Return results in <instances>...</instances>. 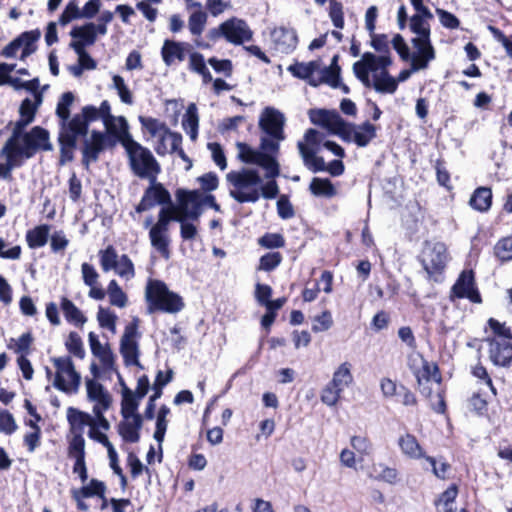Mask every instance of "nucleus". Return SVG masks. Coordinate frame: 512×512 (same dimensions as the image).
Returning <instances> with one entry per match:
<instances>
[{
	"mask_svg": "<svg viewBox=\"0 0 512 512\" xmlns=\"http://www.w3.org/2000/svg\"><path fill=\"white\" fill-rule=\"evenodd\" d=\"M122 145L127 151L132 172L139 178L155 182L161 167L151 151L136 142L128 131H125Z\"/></svg>",
	"mask_w": 512,
	"mask_h": 512,
	"instance_id": "nucleus-1",
	"label": "nucleus"
},
{
	"mask_svg": "<svg viewBox=\"0 0 512 512\" xmlns=\"http://www.w3.org/2000/svg\"><path fill=\"white\" fill-rule=\"evenodd\" d=\"M227 181L235 188L230 190V196L238 203H255L260 199L259 186L262 178L257 169L242 168L240 171H230Z\"/></svg>",
	"mask_w": 512,
	"mask_h": 512,
	"instance_id": "nucleus-2",
	"label": "nucleus"
},
{
	"mask_svg": "<svg viewBox=\"0 0 512 512\" xmlns=\"http://www.w3.org/2000/svg\"><path fill=\"white\" fill-rule=\"evenodd\" d=\"M145 299L149 313L162 311L177 313L184 308L181 296L170 291L167 285L160 280H149L145 290Z\"/></svg>",
	"mask_w": 512,
	"mask_h": 512,
	"instance_id": "nucleus-3",
	"label": "nucleus"
},
{
	"mask_svg": "<svg viewBox=\"0 0 512 512\" xmlns=\"http://www.w3.org/2000/svg\"><path fill=\"white\" fill-rule=\"evenodd\" d=\"M52 361L57 369L54 387L65 393H76L81 383V376L75 370L72 359L69 356L55 357Z\"/></svg>",
	"mask_w": 512,
	"mask_h": 512,
	"instance_id": "nucleus-4",
	"label": "nucleus"
},
{
	"mask_svg": "<svg viewBox=\"0 0 512 512\" xmlns=\"http://www.w3.org/2000/svg\"><path fill=\"white\" fill-rule=\"evenodd\" d=\"M18 152L25 159L33 158L40 151H52L53 145L50 141V133L41 126H34L25 132L20 140Z\"/></svg>",
	"mask_w": 512,
	"mask_h": 512,
	"instance_id": "nucleus-5",
	"label": "nucleus"
},
{
	"mask_svg": "<svg viewBox=\"0 0 512 512\" xmlns=\"http://www.w3.org/2000/svg\"><path fill=\"white\" fill-rule=\"evenodd\" d=\"M138 336V325L134 321L125 327L124 333L120 340V353L126 366H137L143 369L139 361V345L135 338Z\"/></svg>",
	"mask_w": 512,
	"mask_h": 512,
	"instance_id": "nucleus-6",
	"label": "nucleus"
},
{
	"mask_svg": "<svg viewBox=\"0 0 512 512\" xmlns=\"http://www.w3.org/2000/svg\"><path fill=\"white\" fill-rule=\"evenodd\" d=\"M175 196L181 216L191 221H198L203 213V205L199 201L200 190H186L179 188L177 189Z\"/></svg>",
	"mask_w": 512,
	"mask_h": 512,
	"instance_id": "nucleus-7",
	"label": "nucleus"
},
{
	"mask_svg": "<svg viewBox=\"0 0 512 512\" xmlns=\"http://www.w3.org/2000/svg\"><path fill=\"white\" fill-rule=\"evenodd\" d=\"M172 198L170 192L163 186L162 183L150 182V185L145 189L143 196L135 207L136 213H143L152 209L155 205H172Z\"/></svg>",
	"mask_w": 512,
	"mask_h": 512,
	"instance_id": "nucleus-8",
	"label": "nucleus"
},
{
	"mask_svg": "<svg viewBox=\"0 0 512 512\" xmlns=\"http://www.w3.org/2000/svg\"><path fill=\"white\" fill-rule=\"evenodd\" d=\"M446 260V246L441 242L426 244L420 257L423 268L430 276L441 273L445 268Z\"/></svg>",
	"mask_w": 512,
	"mask_h": 512,
	"instance_id": "nucleus-9",
	"label": "nucleus"
},
{
	"mask_svg": "<svg viewBox=\"0 0 512 512\" xmlns=\"http://www.w3.org/2000/svg\"><path fill=\"white\" fill-rule=\"evenodd\" d=\"M285 116L273 107H266L259 119L260 129L268 136L277 141L285 139L284 134Z\"/></svg>",
	"mask_w": 512,
	"mask_h": 512,
	"instance_id": "nucleus-10",
	"label": "nucleus"
},
{
	"mask_svg": "<svg viewBox=\"0 0 512 512\" xmlns=\"http://www.w3.org/2000/svg\"><path fill=\"white\" fill-rule=\"evenodd\" d=\"M309 118L314 125L327 129L333 135L345 134L346 120L335 110L312 109Z\"/></svg>",
	"mask_w": 512,
	"mask_h": 512,
	"instance_id": "nucleus-11",
	"label": "nucleus"
},
{
	"mask_svg": "<svg viewBox=\"0 0 512 512\" xmlns=\"http://www.w3.org/2000/svg\"><path fill=\"white\" fill-rule=\"evenodd\" d=\"M345 134H338L344 142H354L358 147H366L376 136V127L369 121L360 125L346 121Z\"/></svg>",
	"mask_w": 512,
	"mask_h": 512,
	"instance_id": "nucleus-12",
	"label": "nucleus"
},
{
	"mask_svg": "<svg viewBox=\"0 0 512 512\" xmlns=\"http://www.w3.org/2000/svg\"><path fill=\"white\" fill-rule=\"evenodd\" d=\"M451 293L459 299H469L473 303H481L482 298L476 287L475 276L472 270H463L454 285Z\"/></svg>",
	"mask_w": 512,
	"mask_h": 512,
	"instance_id": "nucleus-13",
	"label": "nucleus"
},
{
	"mask_svg": "<svg viewBox=\"0 0 512 512\" xmlns=\"http://www.w3.org/2000/svg\"><path fill=\"white\" fill-rule=\"evenodd\" d=\"M490 361L498 367L509 368L512 366V343L508 340H500L496 337H486Z\"/></svg>",
	"mask_w": 512,
	"mask_h": 512,
	"instance_id": "nucleus-14",
	"label": "nucleus"
},
{
	"mask_svg": "<svg viewBox=\"0 0 512 512\" xmlns=\"http://www.w3.org/2000/svg\"><path fill=\"white\" fill-rule=\"evenodd\" d=\"M412 45L416 52L411 54L410 62L413 61V70L426 69L429 63L435 59V50L432 46L430 37H414Z\"/></svg>",
	"mask_w": 512,
	"mask_h": 512,
	"instance_id": "nucleus-15",
	"label": "nucleus"
},
{
	"mask_svg": "<svg viewBox=\"0 0 512 512\" xmlns=\"http://www.w3.org/2000/svg\"><path fill=\"white\" fill-rule=\"evenodd\" d=\"M116 140L113 136H109L105 132L93 130L91 137H85L83 141L82 154H86L92 161H97L99 154L107 147H114Z\"/></svg>",
	"mask_w": 512,
	"mask_h": 512,
	"instance_id": "nucleus-16",
	"label": "nucleus"
},
{
	"mask_svg": "<svg viewBox=\"0 0 512 512\" xmlns=\"http://www.w3.org/2000/svg\"><path fill=\"white\" fill-rule=\"evenodd\" d=\"M223 28L226 30V40L235 45L250 41L253 36L247 23L235 17L223 22Z\"/></svg>",
	"mask_w": 512,
	"mask_h": 512,
	"instance_id": "nucleus-17",
	"label": "nucleus"
},
{
	"mask_svg": "<svg viewBox=\"0 0 512 512\" xmlns=\"http://www.w3.org/2000/svg\"><path fill=\"white\" fill-rule=\"evenodd\" d=\"M95 24L93 22L85 23L82 26H75L70 31L73 40L69 46L75 52H81L87 46H91L96 42Z\"/></svg>",
	"mask_w": 512,
	"mask_h": 512,
	"instance_id": "nucleus-18",
	"label": "nucleus"
},
{
	"mask_svg": "<svg viewBox=\"0 0 512 512\" xmlns=\"http://www.w3.org/2000/svg\"><path fill=\"white\" fill-rule=\"evenodd\" d=\"M271 39L275 50L283 54L291 53L296 48L298 42L296 31L284 26L272 30Z\"/></svg>",
	"mask_w": 512,
	"mask_h": 512,
	"instance_id": "nucleus-19",
	"label": "nucleus"
},
{
	"mask_svg": "<svg viewBox=\"0 0 512 512\" xmlns=\"http://www.w3.org/2000/svg\"><path fill=\"white\" fill-rule=\"evenodd\" d=\"M102 120V116L94 105H86L81 109V112L73 115V122L69 128H72L81 137H86L89 131L90 123Z\"/></svg>",
	"mask_w": 512,
	"mask_h": 512,
	"instance_id": "nucleus-20",
	"label": "nucleus"
},
{
	"mask_svg": "<svg viewBox=\"0 0 512 512\" xmlns=\"http://www.w3.org/2000/svg\"><path fill=\"white\" fill-rule=\"evenodd\" d=\"M81 136L72 130V128L59 130L58 143L60 146L59 164L65 165L74 159V150L77 147V139Z\"/></svg>",
	"mask_w": 512,
	"mask_h": 512,
	"instance_id": "nucleus-21",
	"label": "nucleus"
},
{
	"mask_svg": "<svg viewBox=\"0 0 512 512\" xmlns=\"http://www.w3.org/2000/svg\"><path fill=\"white\" fill-rule=\"evenodd\" d=\"M87 398L95 402L93 407H98L100 411H107L112 403V397L105 387L94 379L86 380Z\"/></svg>",
	"mask_w": 512,
	"mask_h": 512,
	"instance_id": "nucleus-22",
	"label": "nucleus"
},
{
	"mask_svg": "<svg viewBox=\"0 0 512 512\" xmlns=\"http://www.w3.org/2000/svg\"><path fill=\"white\" fill-rule=\"evenodd\" d=\"M173 376V371L168 370L167 375L165 378H163V372L160 370L158 371L154 385L153 390L154 393L149 397V400L146 405V409L144 412V416L147 420H152L155 417V401L161 397L162 395V388L167 385L171 380Z\"/></svg>",
	"mask_w": 512,
	"mask_h": 512,
	"instance_id": "nucleus-23",
	"label": "nucleus"
},
{
	"mask_svg": "<svg viewBox=\"0 0 512 512\" xmlns=\"http://www.w3.org/2000/svg\"><path fill=\"white\" fill-rule=\"evenodd\" d=\"M74 94L70 91L61 95L57 107L56 116L59 118V130L69 129L73 122V116L70 115V107L74 102Z\"/></svg>",
	"mask_w": 512,
	"mask_h": 512,
	"instance_id": "nucleus-24",
	"label": "nucleus"
},
{
	"mask_svg": "<svg viewBox=\"0 0 512 512\" xmlns=\"http://www.w3.org/2000/svg\"><path fill=\"white\" fill-rule=\"evenodd\" d=\"M120 384L122 385V401H121V415L125 420L134 418L137 413L140 399L134 396L133 391L129 389L123 379L119 376Z\"/></svg>",
	"mask_w": 512,
	"mask_h": 512,
	"instance_id": "nucleus-25",
	"label": "nucleus"
},
{
	"mask_svg": "<svg viewBox=\"0 0 512 512\" xmlns=\"http://www.w3.org/2000/svg\"><path fill=\"white\" fill-rule=\"evenodd\" d=\"M143 425L141 415H135L132 421L125 420L118 425V432L125 442L136 443L140 439V429Z\"/></svg>",
	"mask_w": 512,
	"mask_h": 512,
	"instance_id": "nucleus-26",
	"label": "nucleus"
},
{
	"mask_svg": "<svg viewBox=\"0 0 512 512\" xmlns=\"http://www.w3.org/2000/svg\"><path fill=\"white\" fill-rule=\"evenodd\" d=\"M88 341H89V345H90L92 354L95 357L99 358L102 365L106 369L112 368L113 364H114V355H113L110 347L108 345L103 346L100 343L98 336L94 332L89 333Z\"/></svg>",
	"mask_w": 512,
	"mask_h": 512,
	"instance_id": "nucleus-27",
	"label": "nucleus"
},
{
	"mask_svg": "<svg viewBox=\"0 0 512 512\" xmlns=\"http://www.w3.org/2000/svg\"><path fill=\"white\" fill-rule=\"evenodd\" d=\"M371 80V88L380 94H393L398 88V81L388 71L374 73Z\"/></svg>",
	"mask_w": 512,
	"mask_h": 512,
	"instance_id": "nucleus-28",
	"label": "nucleus"
},
{
	"mask_svg": "<svg viewBox=\"0 0 512 512\" xmlns=\"http://www.w3.org/2000/svg\"><path fill=\"white\" fill-rule=\"evenodd\" d=\"M67 420L72 431L80 434H82L85 426H90L91 428L95 424V420L90 414L74 407L67 409Z\"/></svg>",
	"mask_w": 512,
	"mask_h": 512,
	"instance_id": "nucleus-29",
	"label": "nucleus"
},
{
	"mask_svg": "<svg viewBox=\"0 0 512 512\" xmlns=\"http://www.w3.org/2000/svg\"><path fill=\"white\" fill-rule=\"evenodd\" d=\"M181 213L178 210V204L163 206L158 213V221L152 227L158 230L167 232L169 231V224L171 222H178L182 220Z\"/></svg>",
	"mask_w": 512,
	"mask_h": 512,
	"instance_id": "nucleus-30",
	"label": "nucleus"
},
{
	"mask_svg": "<svg viewBox=\"0 0 512 512\" xmlns=\"http://www.w3.org/2000/svg\"><path fill=\"white\" fill-rule=\"evenodd\" d=\"M161 55L167 66L172 65L175 60L182 62L185 59L183 44L167 39L162 46Z\"/></svg>",
	"mask_w": 512,
	"mask_h": 512,
	"instance_id": "nucleus-31",
	"label": "nucleus"
},
{
	"mask_svg": "<svg viewBox=\"0 0 512 512\" xmlns=\"http://www.w3.org/2000/svg\"><path fill=\"white\" fill-rule=\"evenodd\" d=\"M299 154L302 158L304 166L313 173L323 172L326 170L324 158L315 155L314 151H307L301 143H297Z\"/></svg>",
	"mask_w": 512,
	"mask_h": 512,
	"instance_id": "nucleus-32",
	"label": "nucleus"
},
{
	"mask_svg": "<svg viewBox=\"0 0 512 512\" xmlns=\"http://www.w3.org/2000/svg\"><path fill=\"white\" fill-rule=\"evenodd\" d=\"M309 191L316 197L332 198L337 195V190L328 178L314 177L309 185Z\"/></svg>",
	"mask_w": 512,
	"mask_h": 512,
	"instance_id": "nucleus-33",
	"label": "nucleus"
},
{
	"mask_svg": "<svg viewBox=\"0 0 512 512\" xmlns=\"http://www.w3.org/2000/svg\"><path fill=\"white\" fill-rule=\"evenodd\" d=\"M60 308L66 321L69 323L76 326H82L87 321V318L80 309L67 297L61 298Z\"/></svg>",
	"mask_w": 512,
	"mask_h": 512,
	"instance_id": "nucleus-34",
	"label": "nucleus"
},
{
	"mask_svg": "<svg viewBox=\"0 0 512 512\" xmlns=\"http://www.w3.org/2000/svg\"><path fill=\"white\" fill-rule=\"evenodd\" d=\"M50 226L42 224L30 229L26 233V241L31 249L40 248L46 245L49 238Z\"/></svg>",
	"mask_w": 512,
	"mask_h": 512,
	"instance_id": "nucleus-35",
	"label": "nucleus"
},
{
	"mask_svg": "<svg viewBox=\"0 0 512 512\" xmlns=\"http://www.w3.org/2000/svg\"><path fill=\"white\" fill-rule=\"evenodd\" d=\"M149 238L152 247L155 248L165 259H169L170 239L168 233L151 227L149 231Z\"/></svg>",
	"mask_w": 512,
	"mask_h": 512,
	"instance_id": "nucleus-36",
	"label": "nucleus"
},
{
	"mask_svg": "<svg viewBox=\"0 0 512 512\" xmlns=\"http://www.w3.org/2000/svg\"><path fill=\"white\" fill-rule=\"evenodd\" d=\"M198 126L199 119L197 114V108L195 104H190L186 110L185 115L182 119V127L185 132L189 135L192 141H195L198 137Z\"/></svg>",
	"mask_w": 512,
	"mask_h": 512,
	"instance_id": "nucleus-37",
	"label": "nucleus"
},
{
	"mask_svg": "<svg viewBox=\"0 0 512 512\" xmlns=\"http://www.w3.org/2000/svg\"><path fill=\"white\" fill-rule=\"evenodd\" d=\"M492 203V191L487 187L477 188L470 198V205L480 212L488 211Z\"/></svg>",
	"mask_w": 512,
	"mask_h": 512,
	"instance_id": "nucleus-38",
	"label": "nucleus"
},
{
	"mask_svg": "<svg viewBox=\"0 0 512 512\" xmlns=\"http://www.w3.org/2000/svg\"><path fill=\"white\" fill-rule=\"evenodd\" d=\"M320 67L319 61L310 62H296L288 67V71L296 78L302 80H308L312 78V75Z\"/></svg>",
	"mask_w": 512,
	"mask_h": 512,
	"instance_id": "nucleus-39",
	"label": "nucleus"
},
{
	"mask_svg": "<svg viewBox=\"0 0 512 512\" xmlns=\"http://www.w3.org/2000/svg\"><path fill=\"white\" fill-rule=\"evenodd\" d=\"M352 382L353 375L351 373V364L349 362L342 363L333 373L332 380L330 381L334 387H337L342 391Z\"/></svg>",
	"mask_w": 512,
	"mask_h": 512,
	"instance_id": "nucleus-40",
	"label": "nucleus"
},
{
	"mask_svg": "<svg viewBox=\"0 0 512 512\" xmlns=\"http://www.w3.org/2000/svg\"><path fill=\"white\" fill-rule=\"evenodd\" d=\"M97 110H99V113L102 116V122L105 127H111V124L117 121L124 134L125 131H128V122L126 118L123 116L115 117L112 115L111 106L107 100L102 101L100 107H97Z\"/></svg>",
	"mask_w": 512,
	"mask_h": 512,
	"instance_id": "nucleus-41",
	"label": "nucleus"
},
{
	"mask_svg": "<svg viewBox=\"0 0 512 512\" xmlns=\"http://www.w3.org/2000/svg\"><path fill=\"white\" fill-rule=\"evenodd\" d=\"M320 78L310 79L309 84L313 87H317L319 84L324 83L332 88H337L340 85L341 69H333L324 67L320 72Z\"/></svg>",
	"mask_w": 512,
	"mask_h": 512,
	"instance_id": "nucleus-42",
	"label": "nucleus"
},
{
	"mask_svg": "<svg viewBox=\"0 0 512 512\" xmlns=\"http://www.w3.org/2000/svg\"><path fill=\"white\" fill-rule=\"evenodd\" d=\"M236 147L238 149V158L243 163L257 165L263 158L264 152L255 150L246 143L237 142Z\"/></svg>",
	"mask_w": 512,
	"mask_h": 512,
	"instance_id": "nucleus-43",
	"label": "nucleus"
},
{
	"mask_svg": "<svg viewBox=\"0 0 512 512\" xmlns=\"http://www.w3.org/2000/svg\"><path fill=\"white\" fill-rule=\"evenodd\" d=\"M42 101L43 97L41 92L35 93L34 101H32L30 98H25L19 107L20 117L25 119H31V122H33L35 119L37 109L42 104Z\"/></svg>",
	"mask_w": 512,
	"mask_h": 512,
	"instance_id": "nucleus-44",
	"label": "nucleus"
},
{
	"mask_svg": "<svg viewBox=\"0 0 512 512\" xmlns=\"http://www.w3.org/2000/svg\"><path fill=\"white\" fill-rule=\"evenodd\" d=\"M414 374L418 384H422V381H425V384H431V378H433L438 385L441 383V375L438 366L435 364L430 365L427 361H424L422 369L416 371Z\"/></svg>",
	"mask_w": 512,
	"mask_h": 512,
	"instance_id": "nucleus-45",
	"label": "nucleus"
},
{
	"mask_svg": "<svg viewBox=\"0 0 512 512\" xmlns=\"http://www.w3.org/2000/svg\"><path fill=\"white\" fill-rule=\"evenodd\" d=\"M399 446L404 454L412 458H421L424 456L417 439L411 434L400 437Z\"/></svg>",
	"mask_w": 512,
	"mask_h": 512,
	"instance_id": "nucleus-46",
	"label": "nucleus"
},
{
	"mask_svg": "<svg viewBox=\"0 0 512 512\" xmlns=\"http://www.w3.org/2000/svg\"><path fill=\"white\" fill-rule=\"evenodd\" d=\"M139 122L143 129H145L152 137L161 136V134H166L169 128L167 125L152 117L139 116Z\"/></svg>",
	"mask_w": 512,
	"mask_h": 512,
	"instance_id": "nucleus-47",
	"label": "nucleus"
},
{
	"mask_svg": "<svg viewBox=\"0 0 512 512\" xmlns=\"http://www.w3.org/2000/svg\"><path fill=\"white\" fill-rule=\"evenodd\" d=\"M257 165L266 171L265 177L267 179H275L280 175V165L276 157L271 154L264 152L263 158Z\"/></svg>",
	"mask_w": 512,
	"mask_h": 512,
	"instance_id": "nucleus-48",
	"label": "nucleus"
},
{
	"mask_svg": "<svg viewBox=\"0 0 512 512\" xmlns=\"http://www.w3.org/2000/svg\"><path fill=\"white\" fill-rule=\"evenodd\" d=\"M100 265L104 272L114 270L118 266V255L115 248L109 245L106 249L99 251Z\"/></svg>",
	"mask_w": 512,
	"mask_h": 512,
	"instance_id": "nucleus-49",
	"label": "nucleus"
},
{
	"mask_svg": "<svg viewBox=\"0 0 512 512\" xmlns=\"http://www.w3.org/2000/svg\"><path fill=\"white\" fill-rule=\"evenodd\" d=\"M82 497L91 498L94 496L103 497L106 492V485L104 482L91 479L88 485H84L81 488H74Z\"/></svg>",
	"mask_w": 512,
	"mask_h": 512,
	"instance_id": "nucleus-50",
	"label": "nucleus"
},
{
	"mask_svg": "<svg viewBox=\"0 0 512 512\" xmlns=\"http://www.w3.org/2000/svg\"><path fill=\"white\" fill-rule=\"evenodd\" d=\"M18 149L19 144H13L7 147L6 142L0 152L1 156L6 157L5 164L13 165V169L21 167L24 164V160H26L23 155L19 154Z\"/></svg>",
	"mask_w": 512,
	"mask_h": 512,
	"instance_id": "nucleus-51",
	"label": "nucleus"
},
{
	"mask_svg": "<svg viewBox=\"0 0 512 512\" xmlns=\"http://www.w3.org/2000/svg\"><path fill=\"white\" fill-rule=\"evenodd\" d=\"M107 293L111 305L123 308L127 304V295L122 291L116 280H111L108 284Z\"/></svg>",
	"mask_w": 512,
	"mask_h": 512,
	"instance_id": "nucleus-52",
	"label": "nucleus"
},
{
	"mask_svg": "<svg viewBox=\"0 0 512 512\" xmlns=\"http://www.w3.org/2000/svg\"><path fill=\"white\" fill-rule=\"evenodd\" d=\"M190 65L192 70L200 74L203 78V82L205 84L212 81V75L208 68L206 67V63L204 57L200 53H193L190 56Z\"/></svg>",
	"mask_w": 512,
	"mask_h": 512,
	"instance_id": "nucleus-53",
	"label": "nucleus"
},
{
	"mask_svg": "<svg viewBox=\"0 0 512 512\" xmlns=\"http://www.w3.org/2000/svg\"><path fill=\"white\" fill-rule=\"evenodd\" d=\"M207 22V14L204 11L198 10L189 16L188 28L192 35L200 36L204 31Z\"/></svg>",
	"mask_w": 512,
	"mask_h": 512,
	"instance_id": "nucleus-54",
	"label": "nucleus"
},
{
	"mask_svg": "<svg viewBox=\"0 0 512 512\" xmlns=\"http://www.w3.org/2000/svg\"><path fill=\"white\" fill-rule=\"evenodd\" d=\"M494 253L502 262L512 260V235L500 239L495 247Z\"/></svg>",
	"mask_w": 512,
	"mask_h": 512,
	"instance_id": "nucleus-55",
	"label": "nucleus"
},
{
	"mask_svg": "<svg viewBox=\"0 0 512 512\" xmlns=\"http://www.w3.org/2000/svg\"><path fill=\"white\" fill-rule=\"evenodd\" d=\"M65 346L69 353H71L75 357H78L80 359H83L85 357L83 342L77 332L72 331L69 333L68 338L65 342Z\"/></svg>",
	"mask_w": 512,
	"mask_h": 512,
	"instance_id": "nucleus-56",
	"label": "nucleus"
},
{
	"mask_svg": "<svg viewBox=\"0 0 512 512\" xmlns=\"http://www.w3.org/2000/svg\"><path fill=\"white\" fill-rule=\"evenodd\" d=\"M426 19L422 15H413L410 18V30L417 35L416 37H430V26Z\"/></svg>",
	"mask_w": 512,
	"mask_h": 512,
	"instance_id": "nucleus-57",
	"label": "nucleus"
},
{
	"mask_svg": "<svg viewBox=\"0 0 512 512\" xmlns=\"http://www.w3.org/2000/svg\"><path fill=\"white\" fill-rule=\"evenodd\" d=\"M68 455L71 458L85 459V440L80 433H75L68 447Z\"/></svg>",
	"mask_w": 512,
	"mask_h": 512,
	"instance_id": "nucleus-58",
	"label": "nucleus"
},
{
	"mask_svg": "<svg viewBox=\"0 0 512 512\" xmlns=\"http://www.w3.org/2000/svg\"><path fill=\"white\" fill-rule=\"evenodd\" d=\"M97 320L100 327L115 332L117 316L114 312L100 306L97 312Z\"/></svg>",
	"mask_w": 512,
	"mask_h": 512,
	"instance_id": "nucleus-59",
	"label": "nucleus"
},
{
	"mask_svg": "<svg viewBox=\"0 0 512 512\" xmlns=\"http://www.w3.org/2000/svg\"><path fill=\"white\" fill-rule=\"evenodd\" d=\"M258 244L267 249L282 248L285 246V239L279 233H265L258 239Z\"/></svg>",
	"mask_w": 512,
	"mask_h": 512,
	"instance_id": "nucleus-60",
	"label": "nucleus"
},
{
	"mask_svg": "<svg viewBox=\"0 0 512 512\" xmlns=\"http://www.w3.org/2000/svg\"><path fill=\"white\" fill-rule=\"evenodd\" d=\"M112 80L113 88L117 90L121 101L125 104L131 105L133 103L132 93L125 84L123 77L120 75H114Z\"/></svg>",
	"mask_w": 512,
	"mask_h": 512,
	"instance_id": "nucleus-61",
	"label": "nucleus"
},
{
	"mask_svg": "<svg viewBox=\"0 0 512 512\" xmlns=\"http://www.w3.org/2000/svg\"><path fill=\"white\" fill-rule=\"evenodd\" d=\"M282 255L279 252L266 253L260 258L259 269L263 271H272L280 265Z\"/></svg>",
	"mask_w": 512,
	"mask_h": 512,
	"instance_id": "nucleus-62",
	"label": "nucleus"
},
{
	"mask_svg": "<svg viewBox=\"0 0 512 512\" xmlns=\"http://www.w3.org/2000/svg\"><path fill=\"white\" fill-rule=\"evenodd\" d=\"M490 329L495 334L494 337L499 338L500 340H508L512 339V332L509 327H506L505 323H500L498 320L494 318H489L487 321Z\"/></svg>",
	"mask_w": 512,
	"mask_h": 512,
	"instance_id": "nucleus-63",
	"label": "nucleus"
},
{
	"mask_svg": "<svg viewBox=\"0 0 512 512\" xmlns=\"http://www.w3.org/2000/svg\"><path fill=\"white\" fill-rule=\"evenodd\" d=\"M201 190L209 193L216 190L219 186V178L215 172L205 173L197 178Z\"/></svg>",
	"mask_w": 512,
	"mask_h": 512,
	"instance_id": "nucleus-64",
	"label": "nucleus"
}]
</instances>
